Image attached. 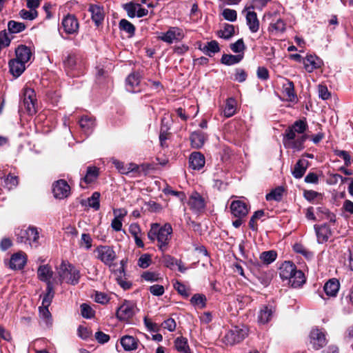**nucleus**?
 <instances>
[{
    "mask_svg": "<svg viewBox=\"0 0 353 353\" xmlns=\"http://www.w3.org/2000/svg\"><path fill=\"white\" fill-rule=\"evenodd\" d=\"M310 343L315 350L323 347L327 343L325 334L319 329H312L310 334Z\"/></svg>",
    "mask_w": 353,
    "mask_h": 353,
    "instance_id": "2eb2a0df",
    "label": "nucleus"
},
{
    "mask_svg": "<svg viewBox=\"0 0 353 353\" xmlns=\"http://www.w3.org/2000/svg\"><path fill=\"white\" fill-rule=\"evenodd\" d=\"M176 350L181 353H191L188 339L183 336L177 337L174 340Z\"/></svg>",
    "mask_w": 353,
    "mask_h": 353,
    "instance_id": "f704fd0d",
    "label": "nucleus"
},
{
    "mask_svg": "<svg viewBox=\"0 0 353 353\" xmlns=\"http://www.w3.org/2000/svg\"><path fill=\"white\" fill-rule=\"evenodd\" d=\"M117 274V281L120 286L124 290L130 289L132 283L130 281H125L122 279V275L124 274V269L123 265L120 267L119 270L115 272Z\"/></svg>",
    "mask_w": 353,
    "mask_h": 353,
    "instance_id": "a18cd8bd",
    "label": "nucleus"
},
{
    "mask_svg": "<svg viewBox=\"0 0 353 353\" xmlns=\"http://www.w3.org/2000/svg\"><path fill=\"white\" fill-rule=\"evenodd\" d=\"M274 308L272 305H263L258 314V321L261 324L268 323L272 318Z\"/></svg>",
    "mask_w": 353,
    "mask_h": 353,
    "instance_id": "b1692460",
    "label": "nucleus"
},
{
    "mask_svg": "<svg viewBox=\"0 0 353 353\" xmlns=\"http://www.w3.org/2000/svg\"><path fill=\"white\" fill-rule=\"evenodd\" d=\"M218 34L220 37L229 39L234 34V27L233 25L226 24L223 30H219Z\"/></svg>",
    "mask_w": 353,
    "mask_h": 353,
    "instance_id": "de8ad7c7",
    "label": "nucleus"
},
{
    "mask_svg": "<svg viewBox=\"0 0 353 353\" xmlns=\"http://www.w3.org/2000/svg\"><path fill=\"white\" fill-rule=\"evenodd\" d=\"M48 307L49 306H44L41 305V306L39 307L41 318H42L43 320H46L47 323L50 322L52 317L51 314L48 310Z\"/></svg>",
    "mask_w": 353,
    "mask_h": 353,
    "instance_id": "bf43d9fd",
    "label": "nucleus"
},
{
    "mask_svg": "<svg viewBox=\"0 0 353 353\" xmlns=\"http://www.w3.org/2000/svg\"><path fill=\"white\" fill-rule=\"evenodd\" d=\"M79 123L81 128L86 134H90L96 126L95 119L88 115L83 116Z\"/></svg>",
    "mask_w": 353,
    "mask_h": 353,
    "instance_id": "c85d7f7f",
    "label": "nucleus"
},
{
    "mask_svg": "<svg viewBox=\"0 0 353 353\" xmlns=\"http://www.w3.org/2000/svg\"><path fill=\"white\" fill-rule=\"evenodd\" d=\"M88 11L90 13L91 19L96 26L99 27L103 23L105 12L103 5L90 3L88 4Z\"/></svg>",
    "mask_w": 353,
    "mask_h": 353,
    "instance_id": "1a4fd4ad",
    "label": "nucleus"
},
{
    "mask_svg": "<svg viewBox=\"0 0 353 353\" xmlns=\"http://www.w3.org/2000/svg\"><path fill=\"white\" fill-rule=\"evenodd\" d=\"M303 63L305 70L308 72H312L315 69L321 68L322 61L316 56L310 54L303 58Z\"/></svg>",
    "mask_w": 353,
    "mask_h": 353,
    "instance_id": "412c9836",
    "label": "nucleus"
},
{
    "mask_svg": "<svg viewBox=\"0 0 353 353\" xmlns=\"http://www.w3.org/2000/svg\"><path fill=\"white\" fill-rule=\"evenodd\" d=\"M279 275L283 280H288L293 288L301 286L305 282L304 273L296 269L291 261L283 262L279 268Z\"/></svg>",
    "mask_w": 353,
    "mask_h": 353,
    "instance_id": "f03ea898",
    "label": "nucleus"
},
{
    "mask_svg": "<svg viewBox=\"0 0 353 353\" xmlns=\"http://www.w3.org/2000/svg\"><path fill=\"white\" fill-rule=\"evenodd\" d=\"M277 256V253L274 250L263 252L259 256L260 260L265 264L269 265L274 262Z\"/></svg>",
    "mask_w": 353,
    "mask_h": 353,
    "instance_id": "79ce46f5",
    "label": "nucleus"
},
{
    "mask_svg": "<svg viewBox=\"0 0 353 353\" xmlns=\"http://www.w3.org/2000/svg\"><path fill=\"white\" fill-rule=\"evenodd\" d=\"M96 251L98 253V259L105 265H110L117 257L113 248L108 245H100Z\"/></svg>",
    "mask_w": 353,
    "mask_h": 353,
    "instance_id": "9d476101",
    "label": "nucleus"
},
{
    "mask_svg": "<svg viewBox=\"0 0 353 353\" xmlns=\"http://www.w3.org/2000/svg\"><path fill=\"white\" fill-rule=\"evenodd\" d=\"M17 241L30 245L31 248H38L39 243V232L38 228L34 226H29L26 229L20 230L17 234Z\"/></svg>",
    "mask_w": 353,
    "mask_h": 353,
    "instance_id": "20e7f679",
    "label": "nucleus"
},
{
    "mask_svg": "<svg viewBox=\"0 0 353 353\" xmlns=\"http://www.w3.org/2000/svg\"><path fill=\"white\" fill-rule=\"evenodd\" d=\"M248 335L245 327H234L224 336V342L228 345H234L242 341Z\"/></svg>",
    "mask_w": 353,
    "mask_h": 353,
    "instance_id": "423d86ee",
    "label": "nucleus"
},
{
    "mask_svg": "<svg viewBox=\"0 0 353 353\" xmlns=\"http://www.w3.org/2000/svg\"><path fill=\"white\" fill-rule=\"evenodd\" d=\"M223 17L229 21H235L237 18L236 11L232 9L225 8L223 11Z\"/></svg>",
    "mask_w": 353,
    "mask_h": 353,
    "instance_id": "13d9d810",
    "label": "nucleus"
},
{
    "mask_svg": "<svg viewBox=\"0 0 353 353\" xmlns=\"http://www.w3.org/2000/svg\"><path fill=\"white\" fill-rule=\"evenodd\" d=\"M190 139L193 148H200L203 145L206 136L202 132H194L191 134Z\"/></svg>",
    "mask_w": 353,
    "mask_h": 353,
    "instance_id": "473e14b6",
    "label": "nucleus"
},
{
    "mask_svg": "<svg viewBox=\"0 0 353 353\" xmlns=\"http://www.w3.org/2000/svg\"><path fill=\"white\" fill-rule=\"evenodd\" d=\"M205 157L199 152H192L189 157L190 167L193 170H200L205 165Z\"/></svg>",
    "mask_w": 353,
    "mask_h": 353,
    "instance_id": "393cba45",
    "label": "nucleus"
},
{
    "mask_svg": "<svg viewBox=\"0 0 353 353\" xmlns=\"http://www.w3.org/2000/svg\"><path fill=\"white\" fill-rule=\"evenodd\" d=\"M35 94L33 90L26 88L23 93V104L28 114L32 115L37 112Z\"/></svg>",
    "mask_w": 353,
    "mask_h": 353,
    "instance_id": "4468645a",
    "label": "nucleus"
},
{
    "mask_svg": "<svg viewBox=\"0 0 353 353\" xmlns=\"http://www.w3.org/2000/svg\"><path fill=\"white\" fill-rule=\"evenodd\" d=\"M59 281L62 283L65 281L72 285H76L79 283L80 279L79 270L72 265L63 261L58 269Z\"/></svg>",
    "mask_w": 353,
    "mask_h": 353,
    "instance_id": "7ed1b4c3",
    "label": "nucleus"
},
{
    "mask_svg": "<svg viewBox=\"0 0 353 353\" xmlns=\"http://www.w3.org/2000/svg\"><path fill=\"white\" fill-rule=\"evenodd\" d=\"M236 101L235 99L228 98L225 101V105L223 111V115L227 117H231L236 113Z\"/></svg>",
    "mask_w": 353,
    "mask_h": 353,
    "instance_id": "c9c22d12",
    "label": "nucleus"
},
{
    "mask_svg": "<svg viewBox=\"0 0 353 353\" xmlns=\"http://www.w3.org/2000/svg\"><path fill=\"white\" fill-rule=\"evenodd\" d=\"M231 50L236 53L243 52L245 49V45L243 39L237 40L235 43L230 45Z\"/></svg>",
    "mask_w": 353,
    "mask_h": 353,
    "instance_id": "774afa93",
    "label": "nucleus"
},
{
    "mask_svg": "<svg viewBox=\"0 0 353 353\" xmlns=\"http://www.w3.org/2000/svg\"><path fill=\"white\" fill-rule=\"evenodd\" d=\"M284 189L281 186L276 187L273 189L270 193L267 194L265 199L267 201H280L283 198Z\"/></svg>",
    "mask_w": 353,
    "mask_h": 353,
    "instance_id": "58836bf2",
    "label": "nucleus"
},
{
    "mask_svg": "<svg viewBox=\"0 0 353 353\" xmlns=\"http://www.w3.org/2000/svg\"><path fill=\"white\" fill-rule=\"evenodd\" d=\"M46 292L43 297L42 305L44 306H50L54 296L53 284H48L46 287Z\"/></svg>",
    "mask_w": 353,
    "mask_h": 353,
    "instance_id": "37998d69",
    "label": "nucleus"
},
{
    "mask_svg": "<svg viewBox=\"0 0 353 353\" xmlns=\"http://www.w3.org/2000/svg\"><path fill=\"white\" fill-rule=\"evenodd\" d=\"M8 65L10 72L15 78L21 76L26 70V64L15 59H11L8 63Z\"/></svg>",
    "mask_w": 353,
    "mask_h": 353,
    "instance_id": "cd10ccee",
    "label": "nucleus"
},
{
    "mask_svg": "<svg viewBox=\"0 0 353 353\" xmlns=\"http://www.w3.org/2000/svg\"><path fill=\"white\" fill-rule=\"evenodd\" d=\"M152 262L151 256L148 254H142L138 260V265L141 268H147Z\"/></svg>",
    "mask_w": 353,
    "mask_h": 353,
    "instance_id": "6e6d98bb",
    "label": "nucleus"
},
{
    "mask_svg": "<svg viewBox=\"0 0 353 353\" xmlns=\"http://www.w3.org/2000/svg\"><path fill=\"white\" fill-rule=\"evenodd\" d=\"M53 274L52 269L49 265H39L37 269L38 279L45 282L47 285H48V284H52L51 279L52 278Z\"/></svg>",
    "mask_w": 353,
    "mask_h": 353,
    "instance_id": "aec40b11",
    "label": "nucleus"
},
{
    "mask_svg": "<svg viewBox=\"0 0 353 353\" xmlns=\"http://www.w3.org/2000/svg\"><path fill=\"white\" fill-rule=\"evenodd\" d=\"M314 229L316 231L317 241L319 243H323L326 242L332 236L331 229L326 224L322 225L321 226L315 225Z\"/></svg>",
    "mask_w": 353,
    "mask_h": 353,
    "instance_id": "5701e85b",
    "label": "nucleus"
},
{
    "mask_svg": "<svg viewBox=\"0 0 353 353\" xmlns=\"http://www.w3.org/2000/svg\"><path fill=\"white\" fill-rule=\"evenodd\" d=\"M283 92L290 101H294L296 98L294 83L290 80H285V82L283 84Z\"/></svg>",
    "mask_w": 353,
    "mask_h": 353,
    "instance_id": "72a5a7b5",
    "label": "nucleus"
},
{
    "mask_svg": "<svg viewBox=\"0 0 353 353\" xmlns=\"http://www.w3.org/2000/svg\"><path fill=\"white\" fill-rule=\"evenodd\" d=\"M184 37V33L179 27H170L166 32L162 33L159 37L160 40L167 43H172L174 41H180Z\"/></svg>",
    "mask_w": 353,
    "mask_h": 353,
    "instance_id": "ddd939ff",
    "label": "nucleus"
},
{
    "mask_svg": "<svg viewBox=\"0 0 353 353\" xmlns=\"http://www.w3.org/2000/svg\"><path fill=\"white\" fill-rule=\"evenodd\" d=\"M246 23L252 32H256L259 30V21L257 14L254 11H248L245 15Z\"/></svg>",
    "mask_w": 353,
    "mask_h": 353,
    "instance_id": "c756f323",
    "label": "nucleus"
},
{
    "mask_svg": "<svg viewBox=\"0 0 353 353\" xmlns=\"http://www.w3.org/2000/svg\"><path fill=\"white\" fill-rule=\"evenodd\" d=\"M191 303L200 309L204 308L206 305V297L203 294H196L190 299Z\"/></svg>",
    "mask_w": 353,
    "mask_h": 353,
    "instance_id": "c03bdc74",
    "label": "nucleus"
},
{
    "mask_svg": "<svg viewBox=\"0 0 353 353\" xmlns=\"http://www.w3.org/2000/svg\"><path fill=\"white\" fill-rule=\"evenodd\" d=\"M52 192L56 199H63L70 194V187L66 181L59 179L54 183Z\"/></svg>",
    "mask_w": 353,
    "mask_h": 353,
    "instance_id": "f8f14e48",
    "label": "nucleus"
},
{
    "mask_svg": "<svg viewBox=\"0 0 353 353\" xmlns=\"http://www.w3.org/2000/svg\"><path fill=\"white\" fill-rule=\"evenodd\" d=\"M99 199L100 193L98 192H93L92 196L88 199V205L95 210H98L100 208Z\"/></svg>",
    "mask_w": 353,
    "mask_h": 353,
    "instance_id": "3c124183",
    "label": "nucleus"
},
{
    "mask_svg": "<svg viewBox=\"0 0 353 353\" xmlns=\"http://www.w3.org/2000/svg\"><path fill=\"white\" fill-rule=\"evenodd\" d=\"M61 28L68 34H77L79 29V20L74 14H68L62 19Z\"/></svg>",
    "mask_w": 353,
    "mask_h": 353,
    "instance_id": "0eeeda50",
    "label": "nucleus"
},
{
    "mask_svg": "<svg viewBox=\"0 0 353 353\" xmlns=\"http://www.w3.org/2000/svg\"><path fill=\"white\" fill-rule=\"evenodd\" d=\"M4 183L8 189H12L18 185V177L9 174L5 178Z\"/></svg>",
    "mask_w": 353,
    "mask_h": 353,
    "instance_id": "4d7b16f0",
    "label": "nucleus"
},
{
    "mask_svg": "<svg viewBox=\"0 0 353 353\" xmlns=\"http://www.w3.org/2000/svg\"><path fill=\"white\" fill-rule=\"evenodd\" d=\"M307 139L306 134H303L297 139H288L285 136H283V144L285 148H292L296 151H300L304 148V143Z\"/></svg>",
    "mask_w": 353,
    "mask_h": 353,
    "instance_id": "a211bd4d",
    "label": "nucleus"
},
{
    "mask_svg": "<svg viewBox=\"0 0 353 353\" xmlns=\"http://www.w3.org/2000/svg\"><path fill=\"white\" fill-rule=\"evenodd\" d=\"M243 58V56L241 54L233 55L224 54L221 57V61L223 64L232 65L239 63Z\"/></svg>",
    "mask_w": 353,
    "mask_h": 353,
    "instance_id": "ea45409f",
    "label": "nucleus"
},
{
    "mask_svg": "<svg viewBox=\"0 0 353 353\" xmlns=\"http://www.w3.org/2000/svg\"><path fill=\"white\" fill-rule=\"evenodd\" d=\"M26 26L23 23L11 20L8 23V30L11 34H17L26 29Z\"/></svg>",
    "mask_w": 353,
    "mask_h": 353,
    "instance_id": "a19ab883",
    "label": "nucleus"
},
{
    "mask_svg": "<svg viewBox=\"0 0 353 353\" xmlns=\"http://www.w3.org/2000/svg\"><path fill=\"white\" fill-rule=\"evenodd\" d=\"M271 1L272 0H252V6L249 7V8L262 10L263 8L267 6L268 3Z\"/></svg>",
    "mask_w": 353,
    "mask_h": 353,
    "instance_id": "0e129e2a",
    "label": "nucleus"
},
{
    "mask_svg": "<svg viewBox=\"0 0 353 353\" xmlns=\"http://www.w3.org/2000/svg\"><path fill=\"white\" fill-rule=\"evenodd\" d=\"M19 15L23 19L32 21L37 17L38 12L36 10L22 9L19 11Z\"/></svg>",
    "mask_w": 353,
    "mask_h": 353,
    "instance_id": "09e8293b",
    "label": "nucleus"
},
{
    "mask_svg": "<svg viewBox=\"0 0 353 353\" xmlns=\"http://www.w3.org/2000/svg\"><path fill=\"white\" fill-rule=\"evenodd\" d=\"M126 90L130 92H137L140 91V76L138 73H132L128 75L126 80Z\"/></svg>",
    "mask_w": 353,
    "mask_h": 353,
    "instance_id": "a878e982",
    "label": "nucleus"
},
{
    "mask_svg": "<svg viewBox=\"0 0 353 353\" xmlns=\"http://www.w3.org/2000/svg\"><path fill=\"white\" fill-rule=\"evenodd\" d=\"M63 63L67 70H74L76 65V57L74 54H69L64 60Z\"/></svg>",
    "mask_w": 353,
    "mask_h": 353,
    "instance_id": "680f3d73",
    "label": "nucleus"
},
{
    "mask_svg": "<svg viewBox=\"0 0 353 353\" xmlns=\"http://www.w3.org/2000/svg\"><path fill=\"white\" fill-rule=\"evenodd\" d=\"M201 50L208 56L212 57V54L219 52L220 48L216 41L208 42Z\"/></svg>",
    "mask_w": 353,
    "mask_h": 353,
    "instance_id": "e433bc0d",
    "label": "nucleus"
},
{
    "mask_svg": "<svg viewBox=\"0 0 353 353\" xmlns=\"http://www.w3.org/2000/svg\"><path fill=\"white\" fill-rule=\"evenodd\" d=\"M99 171L97 167L89 166L87 168L86 174L83 178V181L87 183L94 182L99 176Z\"/></svg>",
    "mask_w": 353,
    "mask_h": 353,
    "instance_id": "4c0bfd02",
    "label": "nucleus"
},
{
    "mask_svg": "<svg viewBox=\"0 0 353 353\" xmlns=\"http://www.w3.org/2000/svg\"><path fill=\"white\" fill-rule=\"evenodd\" d=\"M172 228L170 223H165L160 228L159 223H152L148 232V237L151 241H157L159 249L165 253L168 250V245L171 240Z\"/></svg>",
    "mask_w": 353,
    "mask_h": 353,
    "instance_id": "f257e3e1",
    "label": "nucleus"
},
{
    "mask_svg": "<svg viewBox=\"0 0 353 353\" xmlns=\"http://www.w3.org/2000/svg\"><path fill=\"white\" fill-rule=\"evenodd\" d=\"M188 205L193 211L200 212L205 208V201L199 193L194 192L189 198Z\"/></svg>",
    "mask_w": 353,
    "mask_h": 353,
    "instance_id": "dca6fc26",
    "label": "nucleus"
},
{
    "mask_svg": "<svg viewBox=\"0 0 353 353\" xmlns=\"http://www.w3.org/2000/svg\"><path fill=\"white\" fill-rule=\"evenodd\" d=\"M340 288V283L336 279H331L327 281L323 287L326 295L331 297L336 296Z\"/></svg>",
    "mask_w": 353,
    "mask_h": 353,
    "instance_id": "bb28decb",
    "label": "nucleus"
},
{
    "mask_svg": "<svg viewBox=\"0 0 353 353\" xmlns=\"http://www.w3.org/2000/svg\"><path fill=\"white\" fill-rule=\"evenodd\" d=\"M150 292L154 296H161L164 294L165 289L161 285L155 284L150 287Z\"/></svg>",
    "mask_w": 353,
    "mask_h": 353,
    "instance_id": "338daca9",
    "label": "nucleus"
},
{
    "mask_svg": "<svg viewBox=\"0 0 353 353\" xmlns=\"http://www.w3.org/2000/svg\"><path fill=\"white\" fill-rule=\"evenodd\" d=\"M334 154L337 157L342 158L343 159L345 166L347 167L351 164V157L350 154L347 151L336 150L334 151Z\"/></svg>",
    "mask_w": 353,
    "mask_h": 353,
    "instance_id": "052dcab7",
    "label": "nucleus"
},
{
    "mask_svg": "<svg viewBox=\"0 0 353 353\" xmlns=\"http://www.w3.org/2000/svg\"><path fill=\"white\" fill-rule=\"evenodd\" d=\"M81 314L83 318L91 319L94 316V311L87 303H82L80 306Z\"/></svg>",
    "mask_w": 353,
    "mask_h": 353,
    "instance_id": "603ef678",
    "label": "nucleus"
},
{
    "mask_svg": "<svg viewBox=\"0 0 353 353\" xmlns=\"http://www.w3.org/2000/svg\"><path fill=\"white\" fill-rule=\"evenodd\" d=\"M174 289L181 295H182L185 297H188L190 295L189 291L184 284H183L179 281H176V283L174 285Z\"/></svg>",
    "mask_w": 353,
    "mask_h": 353,
    "instance_id": "69168bd1",
    "label": "nucleus"
},
{
    "mask_svg": "<svg viewBox=\"0 0 353 353\" xmlns=\"http://www.w3.org/2000/svg\"><path fill=\"white\" fill-rule=\"evenodd\" d=\"M307 128V124L305 119H299L285 130L284 136L288 139H294L296 138V133L303 134Z\"/></svg>",
    "mask_w": 353,
    "mask_h": 353,
    "instance_id": "9b49d317",
    "label": "nucleus"
},
{
    "mask_svg": "<svg viewBox=\"0 0 353 353\" xmlns=\"http://www.w3.org/2000/svg\"><path fill=\"white\" fill-rule=\"evenodd\" d=\"M27 262V256L19 252L12 255L10 261V268L12 270H21Z\"/></svg>",
    "mask_w": 353,
    "mask_h": 353,
    "instance_id": "6ab92c4d",
    "label": "nucleus"
},
{
    "mask_svg": "<svg viewBox=\"0 0 353 353\" xmlns=\"http://www.w3.org/2000/svg\"><path fill=\"white\" fill-rule=\"evenodd\" d=\"M308 161L305 159H299L294 165L292 175L296 179H301L306 172Z\"/></svg>",
    "mask_w": 353,
    "mask_h": 353,
    "instance_id": "2f4dec72",
    "label": "nucleus"
},
{
    "mask_svg": "<svg viewBox=\"0 0 353 353\" xmlns=\"http://www.w3.org/2000/svg\"><path fill=\"white\" fill-rule=\"evenodd\" d=\"M139 341L129 335H125L121 339V344L125 351H132L138 348Z\"/></svg>",
    "mask_w": 353,
    "mask_h": 353,
    "instance_id": "7c9ffc66",
    "label": "nucleus"
},
{
    "mask_svg": "<svg viewBox=\"0 0 353 353\" xmlns=\"http://www.w3.org/2000/svg\"><path fill=\"white\" fill-rule=\"evenodd\" d=\"M137 307L135 303L131 301L125 300L117 310V317L121 321H128L137 312Z\"/></svg>",
    "mask_w": 353,
    "mask_h": 353,
    "instance_id": "39448f33",
    "label": "nucleus"
},
{
    "mask_svg": "<svg viewBox=\"0 0 353 353\" xmlns=\"http://www.w3.org/2000/svg\"><path fill=\"white\" fill-rule=\"evenodd\" d=\"M120 29L126 32L133 34L135 31L134 26L126 19H121L119 22Z\"/></svg>",
    "mask_w": 353,
    "mask_h": 353,
    "instance_id": "864d4df0",
    "label": "nucleus"
},
{
    "mask_svg": "<svg viewBox=\"0 0 353 353\" xmlns=\"http://www.w3.org/2000/svg\"><path fill=\"white\" fill-rule=\"evenodd\" d=\"M264 211L262 210L256 211L254 214L250 218V222H249V227L250 228L255 231L257 230V220L261 219L262 216H264Z\"/></svg>",
    "mask_w": 353,
    "mask_h": 353,
    "instance_id": "8fccbe9b",
    "label": "nucleus"
},
{
    "mask_svg": "<svg viewBox=\"0 0 353 353\" xmlns=\"http://www.w3.org/2000/svg\"><path fill=\"white\" fill-rule=\"evenodd\" d=\"M277 12H268L265 14V17L271 19V22L268 27V31L274 33H283L286 30V23L281 18L277 17Z\"/></svg>",
    "mask_w": 353,
    "mask_h": 353,
    "instance_id": "6e6552de",
    "label": "nucleus"
},
{
    "mask_svg": "<svg viewBox=\"0 0 353 353\" xmlns=\"http://www.w3.org/2000/svg\"><path fill=\"white\" fill-rule=\"evenodd\" d=\"M138 7H139V4H136L133 2L125 3L123 6V8L127 12L128 16L130 18H134L136 16Z\"/></svg>",
    "mask_w": 353,
    "mask_h": 353,
    "instance_id": "5fc2aeb1",
    "label": "nucleus"
},
{
    "mask_svg": "<svg viewBox=\"0 0 353 353\" xmlns=\"http://www.w3.org/2000/svg\"><path fill=\"white\" fill-rule=\"evenodd\" d=\"M92 239L89 234L83 233L81 235V246H84L86 250H89L92 247Z\"/></svg>",
    "mask_w": 353,
    "mask_h": 353,
    "instance_id": "e2e57ef3",
    "label": "nucleus"
},
{
    "mask_svg": "<svg viewBox=\"0 0 353 353\" xmlns=\"http://www.w3.org/2000/svg\"><path fill=\"white\" fill-rule=\"evenodd\" d=\"M230 208L232 214L236 218H244L249 212L246 203L240 200L233 201Z\"/></svg>",
    "mask_w": 353,
    "mask_h": 353,
    "instance_id": "f3484780",
    "label": "nucleus"
},
{
    "mask_svg": "<svg viewBox=\"0 0 353 353\" xmlns=\"http://www.w3.org/2000/svg\"><path fill=\"white\" fill-rule=\"evenodd\" d=\"M177 261V259L171 255L163 253L161 261L166 268L170 270H174L176 267Z\"/></svg>",
    "mask_w": 353,
    "mask_h": 353,
    "instance_id": "49530a36",
    "label": "nucleus"
},
{
    "mask_svg": "<svg viewBox=\"0 0 353 353\" xmlns=\"http://www.w3.org/2000/svg\"><path fill=\"white\" fill-rule=\"evenodd\" d=\"M15 59L26 64L30 60L32 53L30 48L25 45H20L15 50Z\"/></svg>",
    "mask_w": 353,
    "mask_h": 353,
    "instance_id": "4be33fe9",
    "label": "nucleus"
}]
</instances>
